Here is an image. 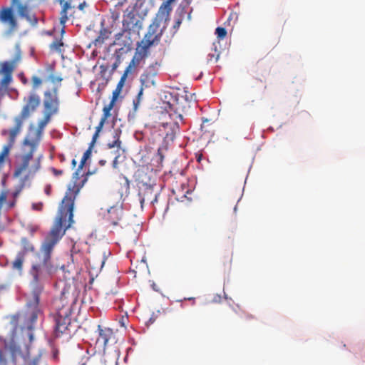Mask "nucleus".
I'll return each instance as SVG.
<instances>
[{
  "mask_svg": "<svg viewBox=\"0 0 365 365\" xmlns=\"http://www.w3.org/2000/svg\"><path fill=\"white\" fill-rule=\"evenodd\" d=\"M43 113L53 117L59 113L60 98L58 86H54L51 90H46L43 93Z\"/></svg>",
  "mask_w": 365,
  "mask_h": 365,
  "instance_id": "obj_6",
  "label": "nucleus"
},
{
  "mask_svg": "<svg viewBox=\"0 0 365 365\" xmlns=\"http://www.w3.org/2000/svg\"><path fill=\"white\" fill-rule=\"evenodd\" d=\"M28 365H38V359H34Z\"/></svg>",
  "mask_w": 365,
  "mask_h": 365,
  "instance_id": "obj_43",
  "label": "nucleus"
},
{
  "mask_svg": "<svg viewBox=\"0 0 365 365\" xmlns=\"http://www.w3.org/2000/svg\"><path fill=\"white\" fill-rule=\"evenodd\" d=\"M17 11H18L19 14L21 16L25 17L27 19H29V8L26 5L19 4L17 6Z\"/></svg>",
  "mask_w": 365,
  "mask_h": 365,
  "instance_id": "obj_25",
  "label": "nucleus"
},
{
  "mask_svg": "<svg viewBox=\"0 0 365 365\" xmlns=\"http://www.w3.org/2000/svg\"><path fill=\"white\" fill-rule=\"evenodd\" d=\"M28 308L30 309V311H28L27 313L26 314L25 317H24V320H25V322H24V325L22 329H27L29 332V341L30 342H32L33 340H34V334L33 333L31 332L32 329H34V326L36 322H34L33 324H32V327L31 328H29L28 327V324L29 323L30 320H29V316L31 315V314L32 313L33 310H34V307H28ZM37 320V319H36ZM36 322V321H35Z\"/></svg>",
  "mask_w": 365,
  "mask_h": 365,
  "instance_id": "obj_22",
  "label": "nucleus"
},
{
  "mask_svg": "<svg viewBox=\"0 0 365 365\" xmlns=\"http://www.w3.org/2000/svg\"><path fill=\"white\" fill-rule=\"evenodd\" d=\"M121 131L120 130H115L113 133L114 140L112 142H109L107 144L108 148H117L118 150L121 149V141L120 140V135Z\"/></svg>",
  "mask_w": 365,
  "mask_h": 365,
  "instance_id": "obj_24",
  "label": "nucleus"
},
{
  "mask_svg": "<svg viewBox=\"0 0 365 365\" xmlns=\"http://www.w3.org/2000/svg\"><path fill=\"white\" fill-rule=\"evenodd\" d=\"M24 146H28L29 150L18 158L15 165L14 176L24 177L25 180L33 178L41 168L42 156L35 158L34 154L37 148V142H31V140L25 138L23 142Z\"/></svg>",
  "mask_w": 365,
  "mask_h": 365,
  "instance_id": "obj_3",
  "label": "nucleus"
},
{
  "mask_svg": "<svg viewBox=\"0 0 365 365\" xmlns=\"http://www.w3.org/2000/svg\"><path fill=\"white\" fill-rule=\"evenodd\" d=\"M98 330L99 332V336L97 339V342L101 343L103 346H106L113 335V331L110 328H102L101 325L98 326Z\"/></svg>",
  "mask_w": 365,
  "mask_h": 365,
  "instance_id": "obj_15",
  "label": "nucleus"
},
{
  "mask_svg": "<svg viewBox=\"0 0 365 365\" xmlns=\"http://www.w3.org/2000/svg\"><path fill=\"white\" fill-rule=\"evenodd\" d=\"M33 89H37L43 83V81L38 76H34L31 78Z\"/></svg>",
  "mask_w": 365,
  "mask_h": 365,
  "instance_id": "obj_31",
  "label": "nucleus"
},
{
  "mask_svg": "<svg viewBox=\"0 0 365 365\" xmlns=\"http://www.w3.org/2000/svg\"><path fill=\"white\" fill-rule=\"evenodd\" d=\"M100 362L101 365H116L117 359L115 356H110L104 351L100 355Z\"/></svg>",
  "mask_w": 365,
  "mask_h": 365,
  "instance_id": "obj_23",
  "label": "nucleus"
},
{
  "mask_svg": "<svg viewBox=\"0 0 365 365\" xmlns=\"http://www.w3.org/2000/svg\"><path fill=\"white\" fill-rule=\"evenodd\" d=\"M8 137L9 138V135H8ZM14 144V143L10 145V141L9 140V145L5 146L0 153V165L4 162L5 157L8 155L11 147H12Z\"/></svg>",
  "mask_w": 365,
  "mask_h": 365,
  "instance_id": "obj_28",
  "label": "nucleus"
},
{
  "mask_svg": "<svg viewBox=\"0 0 365 365\" xmlns=\"http://www.w3.org/2000/svg\"><path fill=\"white\" fill-rule=\"evenodd\" d=\"M71 164H72V167L73 168H74L76 166V164H77V162L75 159H73L71 162Z\"/></svg>",
  "mask_w": 365,
  "mask_h": 365,
  "instance_id": "obj_48",
  "label": "nucleus"
},
{
  "mask_svg": "<svg viewBox=\"0 0 365 365\" xmlns=\"http://www.w3.org/2000/svg\"><path fill=\"white\" fill-rule=\"evenodd\" d=\"M115 101L112 99L108 105H106L103 107V115L101 118L99 123L104 125L107 119L110 116V110L113 109V108L115 105Z\"/></svg>",
  "mask_w": 365,
  "mask_h": 365,
  "instance_id": "obj_20",
  "label": "nucleus"
},
{
  "mask_svg": "<svg viewBox=\"0 0 365 365\" xmlns=\"http://www.w3.org/2000/svg\"><path fill=\"white\" fill-rule=\"evenodd\" d=\"M25 257L21 254H17L15 259L11 263V269L16 272L18 275L21 276L24 270V262Z\"/></svg>",
  "mask_w": 365,
  "mask_h": 365,
  "instance_id": "obj_18",
  "label": "nucleus"
},
{
  "mask_svg": "<svg viewBox=\"0 0 365 365\" xmlns=\"http://www.w3.org/2000/svg\"><path fill=\"white\" fill-rule=\"evenodd\" d=\"M138 195L143 207L145 201H150L152 204L156 202L158 194L154 193L153 185L145 184L143 187L140 188Z\"/></svg>",
  "mask_w": 365,
  "mask_h": 365,
  "instance_id": "obj_13",
  "label": "nucleus"
},
{
  "mask_svg": "<svg viewBox=\"0 0 365 365\" xmlns=\"http://www.w3.org/2000/svg\"><path fill=\"white\" fill-rule=\"evenodd\" d=\"M157 155H158V158H159V160H160V162H162V161L163 160L164 156H163V153H162V151H161V149H160V148H158V153H157Z\"/></svg>",
  "mask_w": 365,
  "mask_h": 365,
  "instance_id": "obj_41",
  "label": "nucleus"
},
{
  "mask_svg": "<svg viewBox=\"0 0 365 365\" xmlns=\"http://www.w3.org/2000/svg\"><path fill=\"white\" fill-rule=\"evenodd\" d=\"M117 66H118V63H115L113 64V69H115V68H117Z\"/></svg>",
  "mask_w": 365,
  "mask_h": 365,
  "instance_id": "obj_51",
  "label": "nucleus"
},
{
  "mask_svg": "<svg viewBox=\"0 0 365 365\" xmlns=\"http://www.w3.org/2000/svg\"><path fill=\"white\" fill-rule=\"evenodd\" d=\"M87 6H88V5H87L86 2V1H83V2L81 3V4L78 5V9L80 11H84V9H85L86 7H87Z\"/></svg>",
  "mask_w": 365,
  "mask_h": 365,
  "instance_id": "obj_39",
  "label": "nucleus"
},
{
  "mask_svg": "<svg viewBox=\"0 0 365 365\" xmlns=\"http://www.w3.org/2000/svg\"><path fill=\"white\" fill-rule=\"evenodd\" d=\"M48 80L52 83L56 84V83H60L62 81L63 78L60 76H56L51 74L48 76Z\"/></svg>",
  "mask_w": 365,
  "mask_h": 365,
  "instance_id": "obj_34",
  "label": "nucleus"
},
{
  "mask_svg": "<svg viewBox=\"0 0 365 365\" xmlns=\"http://www.w3.org/2000/svg\"><path fill=\"white\" fill-rule=\"evenodd\" d=\"M51 116L43 113V118L38 123V127L35 130V139L31 140V142H37V145L41 138L43 130L47 124L51 121Z\"/></svg>",
  "mask_w": 365,
  "mask_h": 365,
  "instance_id": "obj_14",
  "label": "nucleus"
},
{
  "mask_svg": "<svg viewBox=\"0 0 365 365\" xmlns=\"http://www.w3.org/2000/svg\"><path fill=\"white\" fill-rule=\"evenodd\" d=\"M43 203L41 202L32 204V208L34 210L41 211L43 210Z\"/></svg>",
  "mask_w": 365,
  "mask_h": 365,
  "instance_id": "obj_35",
  "label": "nucleus"
},
{
  "mask_svg": "<svg viewBox=\"0 0 365 365\" xmlns=\"http://www.w3.org/2000/svg\"><path fill=\"white\" fill-rule=\"evenodd\" d=\"M58 1L61 6L60 23L61 25H64L68 19V11L73 7L71 0H58Z\"/></svg>",
  "mask_w": 365,
  "mask_h": 365,
  "instance_id": "obj_16",
  "label": "nucleus"
},
{
  "mask_svg": "<svg viewBox=\"0 0 365 365\" xmlns=\"http://www.w3.org/2000/svg\"><path fill=\"white\" fill-rule=\"evenodd\" d=\"M91 146H89L88 149L83 153V155L80 162V165H78V170L82 169L86 162V160L89 158L91 154Z\"/></svg>",
  "mask_w": 365,
  "mask_h": 365,
  "instance_id": "obj_26",
  "label": "nucleus"
},
{
  "mask_svg": "<svg viewBox=\"0 0 365 365\" xmlns=\"http://www.w3.org/2000/svg\"><path fill=\"white\" fill-rule=\"evenodd\" d=\"M21 250L17 254H21L22 257H26V255L33 252L35 247L31 242L26 237H23L21 240Z\"/></svg>",
  "mask_w": 365,
  "mask_h": 365,
  "instance_id": "obj_19",
  "label": "nucleus"
},
{
  "mask_svg": "<svg viewBox=\"0 0 365 365\" xmlns=\"http://www.w3.org/2000/svg\"><path fill=\"white\" fill-rule=\"evenodd\" d=\"M123 16L122 31L115 36V43L120 46H126L130 43H122L120 39L122 36L127 34L128 35L135 34L140 35V31L143 29V22L133 11H128Z\"/></svg>",
  "mask_w": 365,
  "mask_h": 365,
  "instance_id": "obj_5",
  "label": "nucleus"
},
{
  "mask_svg": "<svg viewBox=\"0 0 365 365\" xmlns=\"http://www.w3.org/2000/svg\"><path fill=\"white\" fill-rule=\"evenodd\" d=\"M7 361L3 351L0 350V365H6Z\"/></svg>",
  "mask_w": 365,
  "mask_h": 365,
  "instance_id": "obj_36",
  "label": "nucleus"
},
{
  "mask_svg": "<svg viewBox=\"0 0 365 365\" xmlns=\"http://www.w3.org/2000/svg\"><path fill=\"white\" fill-rule=\"evenodd\" d=\"M14 58L10 61H4L0 64L1 72L4 75H12L14 71L21 60V51L19 46L16 45Z\"/></svg>",
  "mask_w": 365,
  "mask_h": 365,
  "instance_id": "obj_11",
  "label": "nucleus"
},
{
  "mask_svg": "<svg viewBox=\"0 0 365 365\" xmlns=\"http://www.w3.org/2000/svg\"><path fill=\"white\" fill-rule=\"evenodd\" d=\"M19 317L20 316L19 314L14 316L13 317V320L17 321L19 319Z\"/></svg>",
  "mask_w": 365,
  "mask_h": 365,
  "instance_id": "obj_49",
  "label": "nucleus"
},
{
  "mask_svg": "<svg viewBox=\"0 0 365 365\" xmlns=\"http://www.w3.org/2000/svg\"><path fill=\"white\" fill-rule=\"evenodd\" d=\"M81 186L74 183L69 186L59 206L58 216L51 230L45 236L41 245L40 252L42 257L38 262H34L29 274L31 279L30 284L32 287L33 299L27 303V307H34L29 316V328L32 327L40 314L38 309L39 295L44 288L45 283L56 270L52 261L51 255L55 246L59 242L66 233V230L71 227L73 221L74 202Z\"/></svg>",
  "mask_w": 365,
  "mask_h": 365,
  "instance_id": "obj_1",
  "label": "nucleus"
},
{
  "mask_svg": "<svg viewBox=\"0 0 365 365\" xmlns=\"http://www.w3.org/2000/svg\"><path fill=\"white\" fill-rule=\"evenodd\" d=\"M140 58H141L140 56H139V58H138L136 56H134L133 58H132L129 65L125 68L123 75L121 76L120 80L119 81L116 88L113 92V98H112L113 100L116 101V99L118 97V95L120 93L121 89L124 85V83L128 76V74L129 73H130L132 71V70L139 64Z\"/></svg>",
  "mask_w": 365,
  "mask_h": 365,
  "instance_id": "obj_10",
  "label": "nucleus"
},
{
  "mask_svg": "<svg viewBox=\"0 0 365 365\" xmlns=\"http://www.w3.org/2000/svg\"><path fill=\"white\" fill-rule=\"evenodd\" d=\"M118 156H119V155L115 156V159H114V161H113V164H115V163H116V162H117V159H118Z\"/></svg>",
  "mask_w": 365,
  "mask_h": 365,
  "instance_id": "obj_50",
  "label": "nucleus"
},
{
  "mask_svg": "<svg viewBox=\"0 0 365 365\" xmlns=\"http://www.w3.org/2000/svg\"><path fill=\"white\" fill-rule=\"evenodd\" d=\"M120 184L123 185V188L124 189L125 192H128L130 189V181L125 176L120 177Z\"/></svg>",
  "mask_w": 365,
  "mask_h": 365,
  "instance_id": "obj_30",
  "label": "nucleus"
},
{
  "mask_svg": "<svg viewBox=\"0 0 365 365\" xmlns=\"http://www.w3.org/2000/svg\"><path fill=\"white\" fill-rule=\"evenodd\" d=\"M181 23H182V19L180 18H178L177 19H175L173 28L175 29H178L180 27Z\"/></svg>",
  "mask_w": 365,
  "mask_h": 365,
  "instance_id": "obj_37",
  "label": "nucleus"
},
{
  "mask_svg": "<svg viewBox=\"0 0 365 365\" xmlns=\"http://www.w3.org/2000/svg\"><path fill=\"white\" fill-rule=\"evenodd\" d=\"M120 17V14L118 12H113L112 13V19H113V21H116L119 19Z\"/></svg>",
  "mask_w": 365,
  "mask_h": 365,
  "instance_id": "obj_42",
  "label": "nucleus"
},
{
  "mask_svg": "<svg viewBox=\"0 0 365 365\" xmlns=\"http://www.w3.org/2000/svg\"><path fill=\"white\" fill-rule=\"evenodd\" d=\"M0 21L9 25V32L17 29V21L11 7H3L0 9Z\"/></svg>",
  "mask_w": 365,
  "mask_h": 365,
  "instance_id": "obj_12",
  "label": "nucleus"
},
{
  "mask_svg": "<svg viewBox=\"0 0 365 365\" xmlns=\"http://www.w3.org/2000/svg\"><path fill=\"white\" fill-rule=\"evenodd\" d=\"M70 309L62 308L58 311L55 319V335L59 337L61 335L66 334L71 325Z\"/></svg>",
  "mask_w": 365,
  "mask_h": 365,
  "instance_id": "obj_8",
  "label": "nucleus"
},
{
  "mask_svg": "<svg viewBox=\"0 0 365 365\" xmlns=\"http://www.w3.org/2000/svg\"><path fill=\"white\" fill-rule=\"evenodd\" d=\"M215 34L217 36V38L220 39L224 38L227 35V31L223 27H217L215 29Z\"/></svg>",
  "mask_w": 365,
  "mask_h": 365,
  "instance_id": "obj_32",
  "label": "nucleus"
},
{
  "mask_svg": "<svg viewBox=\"0 0 365 365\" xmlns=\"http://www.w3.org/2000/svg\"><path fill=\"white\" fill-rule=\"evenodd\" d=\"M103 127V125L98 123V126L96 128V132L93 135L92 141L90 144V146H91V148L93 146L94 143H96V141L98 137L99 133L102 130Z\"/></svg>",
  "mask_w": 365,
  "mask_h": 365,
  "instance_id": "obj_29",
  "label": "nucleus"
},
{
  "mask_svg": "<svg viewBox=\"0 0 365 365\" xmlns=\"http://www.w3.org/2000/svg\"><path fill=\"white\" fill-rule=\"evenodd\" d=\"M2 73V72H1V69H0V73Z\"/></svg>",
  "mask_w": 365,
  "mask_h": 365,
  "instance_id": "obj_54",
  "label": "nucleus"
},
{
  "mask_svg": "<svg viewBox=\"0 0 365 365\" xmlns=\"http://www.w3.org/2000/svg\"><path fill=\"white\" fill-rule=\"evenodd\" d=\"M24 105L20 113L14 118V125L10 129H3L1 135H9L10 145L15 143L17 135L21 133L24 121L34 114L41 104V98L32 91L24 98Z\"/></svg>",
  "mask_w": 365,
  "mask_h": 365,
  "instance_id": "obj_4",
  "label": "nucleus"
},
{
  "mask_svg": "<svg viewBox=\"0 0 365 365\" xmlns=\"http://www.w3.org/2000/svg\"><path fill=\"white\" fill-rule=\"evenodd\" d=\"M78 171H76L75 173H74V176L73 178H78Z\"/></svg>",
  "mask_w": 365,
  "mask_h": 365,
  "instance_id": "obj_52",
  "label": "nucleus"
},
{
  "mask_svg": "<svg viewBox=\"0 0 365 365\" xmlns=\"http://www.w3.org/2000/svg\"><path fill=\"white\" fill-rule=\"evenodd\" d=\"M159 66L160 64L158 62H155L154 63H152L149 66H148L140 76V81L141 86L138 94L137 102L134 101V105L135 108L137 107V105L140 102V98L143 95V90L145 88H148L155 86V78L158 73Z\"/></svg>",
  "mask_w": 365,
  "mask_h": 365,
  "instance_id": "obj_7",
  "label": "nucleus"
},
{
  "mask_svg": "<svg viewBox=\"0 0 365 365\" xmlns=\"http://www.w3.org/2000/svg\"><path fill=\"white\" fill-rule=\"evenodd\" d=\"M175 1L166 0L159 7L153 23L149 26L148 32L141 41L143 52L135 54L138 58L140 55V60L146 56L147 50L151 46L160 42L163 30L166 28L167 23L170 20V15L173 10L171 4Z\"/></svg>",
  "mask_w": 365,
  "mask_h": 365,
  "instance_id": "obj_2",
  "label": "nucleus"
},
{
  "mask_svg": "<svg viewBox=\"0 0 365 365\" xmlns=\"http://www.w3.org/2000/svg\"><path fill=\"white\" fill-rule=\"evenodd\" d=\"M118 1L116 3L115 6H122L124 3L127 1V0H118Z\"/></svg>",
  "mask_w": 365,
  "mask_h": 365,
  "instance_id": "obj_45",
  "label": "nucleus"
},
{
  "mask_svg": "<svg viewBox=\"0 0 365 365\" xmlns=\"http://www.w3.org/2000/svg\"><path fill=\"white\" fill-rule=\"evenodd\" d=\"M186 197V195L185 194H182L181 196L177 195H176V199L178 200H180V201H183V199Z\"/></svg>",
  "mask_w": 365,
  "mask_h": 365,
  "instance_id": "obj_44",
  "label": "nucleus"
},
{
  "mask_svg": "<svg viewBox=\"0 0 365 365\" xmlns=\"http://www.w3.org/2000/svg\"><path fill=\"white\" fill-rule=\"evenodd\" d=\"M202 154H196V158L197 162H200L202 159Z\"/></svg>",
  "mask_w": 365,
  "mask_h": 365,
  "instance_id": "obj_47",
  "label": "nucleus"
},
{
  "mask_svg": "<svg viewBox=\"0 0 365 365\" xmlns=\"http://www.w3.org/2000/svg\"><path fill=\"white\" fill-rule=\"evenodd\" d=\"M115 101L112 99L108 105H106L103 107V115L101 118L99 123L104 125L107 119L110 116V110L113 109V108L115 105Z\"/></svg>",
  "mask_w": 365,
  "mask_h": 365,
  "instance_id": "obj_21",
  "label": "nucleus"
},
{
  "mask_svg": "<svg viewBox=\"0 0 365 365\" xmlns=\"http://www.w3.org/2000/svg\"><path fill=\"white\" fill-rule=\"evenodd\" d=\"M115 198L117 201L115 204L111 205L107 210V214L105 215V218L110 222V223L113 225H116L118 223V221L122 219L123 210V194L120 195H113L110 196V198Z\"/></svg>",
  "mask_w": 365,
  "mask_h": 365,
  "instance_id": "obj_9",
  "label": "nucleus"
},
{
  "mask_svg": "<svg viewBox=\"0 0 365 365\" xmlns=\"http://www.w3.org/2000/svg\"><path fill=\"white\" fill-rule=\"evenodd\" d=\"M63 43H62L61 39L60 40L56 39L52 42L50 47H51V48H53L56 51H58V50H60L61 47L63 46Z\"/></svg>",
  "mask_w": 365,
  "mask_h": 365,
  "instance_id": "obj_33",
  "label": "nucleus"
},
{
  "mask_svg": "<svg viewBox=\"0 0 365 365\" xmlns=\"http://www.w3.org/2000/svg\"><path fill=\"white\" fill-rule=\"evenodd\" d=\"M11 81L12 75H4L3 78L1 80L0 86L2 88L6 89Z\"/></svg>",
  "mask_w": 365,
  "mask_h": 365,
  "instance_id": "obj_27",
  "label": "nucleus"
},
{
  "mask_svg": "<svg viewBox=\"0 0 365 365\" xmlns=\"http://www.w3.org/2000/svg\"><path fill=\"white\" fill-rule=\"evenodd\" d=\"M180 120L182 119V115L181 114H179L178 116Z\"/></svg>",
  "mask_w": 365,
  "mask_h": 365,
  "instance_id": "obj_53",
  "label": "nucleus"
},
{
  "mask_svg": "<svg viewBox=\"0 0 365 365\" xmlns=\"http://www.w3.org/2000/svg\"><path fill=\"white\" fill-rule=\"evenodd\" d=\"M21 82L24 83V84H26L28 81L26 79V77H24V74H21Z\"/></svg>",
  "mask_w": 365,
  "mask_h": 365,
  "instance_id": "obj_46",
  "label": "nucleus"
},
{
  "mask_svg": "<svg viewBox=\"0 0 365 365\" xmlns=\"http://www.w3.org/2000/svg\"><path fill=\"white\" fill-rule=\"evenodd\" d=\"M51 186L50 185H47L45 187H44V192L47 195H50L51 193Z\"/></svg>",
  "mask_w": 365,
  "mask_h": 365,
  "instance_id": "obj_38",
  "label": "nucleus"
},
{
  "mask_svg": "<svg viewBox=\"0 0 365 365\" xmlns=\"http://www.w3.org/2000/svg\"><path fill=\"white\" fill-rule=\"evenodd\" d=\"M110 34L111 32L108 29L102 27L99 31L98 36L93 40V44L96 47H101L104 43L105 41L109 38Z\"/></svg>",
  "mask_w": 365,
  "mask_h": 365,
  "instance_id": "obj_17",
  "label": "nucleus"
},
{
  "mask_svg": "<svg viewBox=\"0 0 365 365\" xmlns=\"http://www.w3.org/2000/svg\"><path fill=\"white\" fill-rule=\"evenodd\" d=\"M51 170H52L53 173L55 175H56V176L61 175L63 174V170H58V169H56V168H52Z\"/></svg>",
  "mask_w": 365,
  "mask_h": 365,
  "instance_id": "obj_40",
  "label": "nucleus"
}]
</instances>
